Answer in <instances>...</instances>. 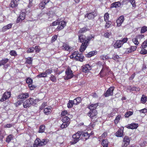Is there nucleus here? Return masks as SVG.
Wrapping results in <instances>:
<instances>
[{"mask_svg": "<svg viewBox=\"0 0 147 147\" xmlns=\"http://www.w3.org/2000/svg\"><path fill=\"white\" fill-rule=\"evenodd\" d=\"M121 5V4L119 1H117L113 3L111 5V8L115 7L117 8L120 7Z\"/></svg>", "mask_w": 147, "mask_h": 147, "instance_id": "23", "label": "nucleus"}, {"mask_svg": "<svg viewBox=\"0 0 147 147\" xmlns=\"http://www.w3.org/2000/svg\"><path fill=\"white\" fill-rule=\"evenodd\" d=\"M133 114V112L132 111H128L126 113L125 116L126 117H128Z\"/></svg>", "mask_w": 147, "mask_h": 147, "instance_id": "48", "label": "nucleus"}, {"mask_svg": "<svg viewBox=\"0 0 147 147\" xmlns=\"http://www.w3.org/2000/svg\"><path fill=\"white\" fill-rule=\"evenodd\" d=\"M123 128L122 127L119 129L116 133V136L118 137H121L123 136Z\"/></svg>", "mask_w": 147, "mask_h": 147, "instance_id": "22", "label": "nucleus"}, {"mask_svg": "<svg viewBox=\"0 0 147 147\" xmlns=\"http://www.w3.org/2000/svg\"><path fill=\"white\" fill-rule=\"evenodd\" d=\"M124 17L123 16H120L117 20L116 22L118 26H120L124 21Z\"/></svg>", "mask_w": 147, "mask_h": 147, "instance_id": "18", "label": "nucleus"}, {"mask_svg": "<svg viewBox=\"0 0 147 147\" xmlns=\"http://www.w3.org/2000/svg\"><path fill=\"white\" fill-rule=\"evenodd\" d=\"M13 136L12 135H10L7 137L6 141L7 142H9L10 141L13 139Z\"/></svg>", "mask_w": 147, "mask_h": 147, "instance_id": "41", "label": "nucleus"}, {"mask_svg": "<svg viewBox=\"0 0 147 147\" xmlns=\"http://www.w3.org/2000/svg\"><path fill=\"white\" fill-rule=\"evenodd\" d=\"M98 103H96L94 104H92L88 107V108L90 109V110H95L97 107L98 106Z\"/></svg>", "mask_w": 147, "mask_h": 147, "instance_id": "26", "label": "nucleus"}, {"mask_svg": "<svg viewBox=\"0 0 147 147\" xmlns=\"http://www.w3.org/2000/svg\"><path fill=\"white\" fill-rule=\"evenodd\" d=\"M49 2V0H42V1L39 4V7L43 9L45 7V5Z\"/></svg>", "mask_w": 147, "mask_h": 147, "instance_id": "19", "label": "nucleus"}, {"mask_svg": "<svg viewBox=\"0 0 147 147\" xmlns=\"http://www.w3.org/2000/svg\"><path fill=\"white\" fill-rule=\"evenodd\" d=\"M20 0H12L11 4V7H17L18 5V2Z\"/></svg>", "mask_w": 147, "mask_h": 147, "instance_id": "24", "label": "nucleus"}, {"mask_svg": "<svg viewBox=\"0 0 147 147\" xmlns=\"http://www.w3.org/2000/svg\"><path fill=\"white\" fill-rule=\"evenodd\" d=\"M32 59L31 58L29 57L27 59L26 62L27 63L30 64L32 63Z\"/></svg>", "mask_w": 147, "mask_h": 147, "instance_id": "55", "label": "nucleus"}, {"mask_svg": "<svg viewBox=\"0 0 147 147\" xmlns=\"http://www.w3.org/2000/svg\"><path fill=\"white\" fill-rule=\"evenodd\" d=\"M52 72V69H49L46 70L45 72L46 74V75H47V74H51Z\"/></svg>", "mask_w": 147, "mask_h": 147, "instance_id": "51", "label": "nucleus"}, {"mask_svg": "<svg viewBox=\"0 0 147 147\" xmlns=\"http://www.w3.org/2000/svg\"><path fill=\"white\" fill-rule=\"evenodd\" d=\"M5 135V132L4 131H0V140L1 141L3 138L4 136Z\"/></svg>", "mask_w": 147, "mask_h": 147, "instance_id": "36", "label": "nucleus"}, {"mask_svg": "<svg viewBox=\"0 0 147 147\" xmlns=\"http://www.w3.org/2000/svg\"><path fill=\"white\" fill-rule=\"evenodd\" d=\"M97 54V52L96 51H93L89 52L87 54V56L88 57H91L93 56L96 55Z\"/></svg>", "mask_w": 147, "mask_h": 147, "instance_id": "30", "label": "nucleus"}, {"mask_svg": "<svg viewBox=\"0 0 147 147\" xmlns=\"http://www.w3.org/2000/svg\"><path fill=\"white\" fill-rule=\"evenodd\" d=\"M37 77L38 78H45L47 77V75H46V74L45 72H42V73H40L39 74L37 75Z\"/></svg>", "mask_w": 147, "mask_h": 147, "instance_id": "37", "label": "nucleus"}, {"mask_svg": "<svg viewBox=\"0 0 147 147\" xmlns=\"http://www.w3.org/2000/svg\"><path fill=\"white\" fill-rule=\"evenodd\" d=\"M30 98L24 101L23 103V107L24 108H28L31 107L32 105V101L30 99Z\"/></svg>", "mask_w": 147, "mask_h": 147, "instance_id": "7", "label": "nucleus"}, {"mask_svg": "<svg viewBox=\"0 0 147 147\" xmlns=\"http://www.w3.org/2000/svg\"><path fill=\"white\" fill-rule=\"evenodd\" d=\"M63 49H64L65 50L68 51L69 50L70 47L66 43H63Z\"/></svg>", "mask_w": 147, "mask_h": 147, "instance_id": "35", "label": "nucleus"}, {"mask_svg": "<svg viewBox=\"0 0 147 147\" xmlns=\"http://www.w3.org/2000/svg\"><path fill=\"white\" fill-rule=\"evenodd\" d=\"M82 132L78 131L75 134H74L72 136L73 141L71 143L72 144H74L80 140V138Z\"/></svg>", "mask_w": 147, "mask_h": 147, "instance_id": "5", "label": "nucleus"}, {"mask_svg": "<svg viewBox=\"0 0 147 147\" xmlns=\"http://www.w3.org/2000/svg\"><path fill=\"white\" fill-rule=\"evenodd\" d=\"M47 105V102H44L42 103V105H41V106H40V109L41 110H42L45 107V106H46Z\"/></svg>", "mask_w": 147, "mask_h": 147, "instance_id": "61", "label": "nucleus"}, {"mask_svg": "<svg viewBox=\"0 0 147 147\" xmlns=\"http://www.w3.org/2000/svg\"><path fill=\"white\" fill-rule=\"evenodd\" d=\"M72 100H69L68 103L67 104V107L69 108H71L73 106V105Z\"/></svg>", "mask_w": 147, "mask_h": 147, "instance_id": "44", "label": "nucleus"}, {"mask_svg": "<svg viewBox=\"0 0 147 147\" xmlns=\"http://www.w3.org/2000/svg\"><path fill=\"white\" fill-rule=\"evenodd\" d=\"M26 14L24 12H21L19 16L17 19V22L19 23L20 21L24 20L25 18Z\"/></svg>", "mask_w": 147, "mask_h": 147, "instance_id": "14", "label": "nucleus"}, {"mask_svg": "<svg viewBox=\"0 0 147 147\" xmlns=\"http://www.w3.org/2000/svg\"><path fill=\"white\" fill-rule=\"evenodd\" d=\"M127 40H128V38H124L122 40H120V41H121V42L122 43V45H123V44L124 43H125L127 42Z\"/></svg>", "mask_w": 147, "mask_h": 147, "instance_id": "63", "label": "nucleus"}, {"mask_svg": "<svg viewBox=\"0 0 147 147\" xmlns=\"http://www.w3.org/2000/svg\"><path fill=\"white\" fill-rule=\"evenodd\" d=\"M140 53L141 54L143 55L146 54L147 53V50L144 48H142L140 51Z\"/></svg>", "mask_w": 147, "mask_h": 147, "instance_id": "57", "label": "nucleus"}, {"mask_svg": "<svg viewBox=\"0 0 147 147\" xmlns=\"http://www.w3.org/2000/svg\"><path fill=\"white\" fill-rule=\"evenodd\" d=\"M89 30V29L87 27H84L81 28L78 31V33H84L87 31Z\"/></svg>", "mask_w": 147, "mask_h": 147, "instance_id": "28", "label": "nucleus"}, {"mask_svg": "<svg viewBox=\"0 0 147 147\" xmlns=\"http://www.w3.org/2000/svg\"><path fill=\"white\" fill-rule=\"evenodd\" d=\"M45 129V126L42 125L39 127L38 132L39 133H43Z\"/></svg>", "mask_w": 147, "mask_h": 147, "instance_id": "38", "label": "nucleus"}, {"mask_svg": "<svg viewBox=\"0 0 147 147\" xmlns=\"http://www.w3.org/2000/svg\"><path fill=\"white\" fill-rule=\"evenodd\" d=\"M49 141L48 139L42 140L41 141L39 138H37L35 140L34 146V147H37L38 146H41L46 144Z\"/></svg>", "mask_w": 147, "mask_h": 147, "instance_id": "4", "label": "nucleus"}, {"mask_svg": "<svg viewBox=\"0 0 147 147\" xmlns=\"http://www.w3.org/2000/svg\"><path fill=\"white\" fill-rule=\"evenodd\" d=\"M52 111V109L50 107L45 108L44 110V112L46 115L50 114Z\"/></svg>", "mask_w": 147, "mask_h": 147, "instance_id": "20", "label": "nucleus"}, {"mask_svg": "<svg viewBox=\"0 0 147 147\" xmlns=\"http://www.w3.org/2000/svg\"><path fill=\"white\" fill-rule=\"evenodd\" d=\"M34 50V48L33 47H31L29 48L27 52L28 53H33Z\"/></svg>", "mask_w": 147, "mask_h": 147, "instance_id": "49", "label": "nucleus"}, {"mask_svg": "<svg viewBox=\"0 0 147 147\" xmlns=\"http://www.w3.org/2000/svg\"><path fill=\"white\" fill-rule=\"evenodd\" d=\"M82 71L85 73L88 72L91 69V66L88 64L82 66Z\"/></svg>", "mask_w": 147, "mask_h": 147, "instance_id": "15", "label": "nucleus"}, {"mask_svg": "<svg viewBox=\"0 0 147 147\" xmlns=\"http://www.w3.org/2000/svg\"><path fill=\"white\" fill-rule=\"evenodd\" d=\"M90 136V134H88V132L84 133L82 134V133L81 139L84 141H86L88 138Z\"/></svg>", "mask_w": 147, "mask_h": 147, "instance_id": "17", "label": "nucleus"}, {"mask_svg": "<svg viewBox=\"0 0 147 147\" xmlns=\"http://www.w3.org/2000/svg\"><path fill=\"white\" fill-rule=\"evenodd\" d=\"M31 100L32 101V105H35L38 102L40 101V100L38 99H35L34 100L32 98H30Z\"/></svg>", "mask_w": 147, "mask_h": 147, "instance_id": "42", "label": "nucleus"}, {"mask_svg": "<svg viewBox=\"0 0 147 147\" xmlns=\"http://www.w3.org/2000/svg\"><path fill=\"white\" fill-rule=\"evenodd\" d=\"M78 39L80 42H82L80 49V51L82 52L86 49L89 43H88V41H87L86 36L83 34H79Z\"/></svg>", "mask_w": 147, "mask_h": 147, "instance_id": "1", "label": "nucleus"}, {"mask_svg": "<svg viewBox=\"0 0 147 147\" xmlns=\"http://www.w3.org/2000/svg\"><path fill=\"white\" fill-rule=\"evenodd\" d=\"M57 35H55L53 36L52 37V39L51 40V42H55L57 39Z\"/></svg>", "mask_w": 147, "mask_h": 147, "instance_id": "59", "label": "nucleus"}, {"mask_svg": "<svg viewBox=\"0 0 147 147\" xmlns=\"http://www.w3.org/2000/svg\"><path fill=\"white\" fill-rule=\"evenodd\" d=\"M9 61V59L7 58H4L2 60L0 61L1 65H4L6 64Z\"/></svg>", "mask_w": 147, "mask_h": 147, "instance_id": "32", "label": "nucleus"}, {"mask_svg": "<svg viewBox=\"0 0 147 147\" xmlns=\"http://www.w3.org/2000/svg\"><path fill=\"white\" fill-rule=\"evenodd\" d=\"M111 35V32H107L104 34V36L105 37L109 38Z\"/></svg>", "mask_w": 147, "mask_h": 147, "instance_id": "56", "label": "nucleus"}, {"mask_svg": "<svg viewBox=\"0 0 147 147\" xmlns=\"http://www.w3.org/2000/svg\"><path fill=\"white\" fill-rule=\"evenodd\" d=\"M70 119L69 117H67V116L63 117L62 121L63 122L70 123Z\"/></svg>", "mask_w": 147, "mask_h": 147, "instance_id": "29", "label": "nucleus"}, {"mask_svg": "<svg viewBox=\"0 0 147 147\" xmlns=\"http://www.w3.org/2000/svg\"><path fill=\"white\" fill-rule=\"evenodd\" d=\"M66 76L65 77V79L66 80L70 79L74 75L72 71L69 67H68L65 71Z\"/></svg>", "mask_w": 147, "mask_h": 147, "instance_id": "6", "label": "nucleus"}, {"mask_svg": "<svg viewBox=\"0 0 147 147\" xmlns=\"http://www.w3.org/2000/svg\"><path fill=\"white\" fill-rule=\"evenodd\" d=\"M69 123H66L64 122H63V123L61 124V129H63L64 128H66L69 125Z\"/></svg>", "mask_w": 147, "mask_h": 147, "instance_id": "39", "label": "nucleus"}, {"mask_svg": "<svg viewBox=\"0 0 147 147\" xmlns=\"http://www.w3.org/2000/svg\"><path fill=\"white\" fill-rule=\"evenodd\" d=\"M50 80L53 82H55L56 81V78L55 76L53 75H51L50 77Z\"/></svg>", "mask_w": 147, "mask_h": 147, "instance_id": "46", "label": "nucleus"}, {"mask_svg": "<svg viewBox=\"0 0 147 147\" xmlns=\"http://www.w3.org/2000/svg\"><path fill=\"white\" fill-rule=\"evenodd\" d=\"M61 115L62 117L67 116H68V114L67 111H63L61 113Z\"/></svg>", "mask_w": 147, "mask_h": 147, "instance_id": "54", "label": "nucleus"}, {"mask_svg": "<svg viewBox=\"0 0 147 147\" xmlns=\"http://www.w3.org/2000/svg\"><path fill=\"white\" fill-rule=\"evenodd\" d=\"M66 23L64 21H59V26L56 28L57 30H60L63 28L66 24Z\"/></svg>", "mask_w": 147, "mask_h": 147, "instance_id": "12", "label": "nucleus"}, {"mask_svg": "<svg viewBox=\"0 0 147 147\" xmlns=\"http://www.w3.org/2000/svg\"><path fill=\"white\" fill-rule=\"evenodd\" d=\"M97 15L96 12L94 11L88 13H87L85 16V18H88L89 19L91 20L94 19Z\"/></svg>", "mask_w": 147, "mask_h": 147, "instance_id": "9", "label": "nucleus"}, {"mask_svg": "<svg viewBox=\"0 0 147 147\" xmlns=\"http://www.w3.org/2000/svg\"><path fill=\"white\" fill-rule=\"evenodd\" d=\"M10 54L11 55L13 56H15L17 55L16 52L14 51H11L10 52Z\"/></svg>", "mask_w": 147, "mask_h": 147, "instance_id": "64", "label": "nucleus"}, {"mask_svg": "<svg viewBox=\"0 0 147 147\" xmlns=\"http://www.w3.org/2000/svg\"><path fill=\"white\" fill-rule=\"evenodd\" d=\"M106 22V24L105 25V28H109L110 26L111 22L110 21H107Z\"/></svg>", "mask_w": 147, "mask_h": 147, "instance_id": "53", "label": "nucleus"}, {"mask_svg": "<svg viewBox=\"0 0 147 147\" xmlns=\"http://www.w3.org/2000/svg\"><path fill=\"white\" fill-rule=\"evenodd\" d=\"M107 134L106 132H104L102 135H101V136L99 137V138L100 139L102 138H105V137L107 136Z\"/></svg>", "mask_w": 147, "mask_h": 147, "instance_id": "62", "label": "nucleus"}, {"mask_svg": "<svg viewBox=\"0 0 147 147\" xmlns=\"http://www.w3.org/2000/svg\"><path fill=\"white\" fill-rule=\"evenodd\" d=\"M109 142L107 139H103L101 142L102 145L104 147H107Z\"/></svg>", "mask_w": 147, "mask_h": 147, "instance_id": "27", "label": "nucleus"}, {"mask_svg": "<svg viewBox=\"0 0 147 147\" xmlns=\"http://www.w3.org/2000/svg\"><path fill=\"white\" fill-rule=\"evenodd\" d=\"M60 20L59 19H58L57 20L53 22L52 23L53 26H55L59 24Z\"/></svg>", "mask_w": 147, "mask_h": 147, "instance_id": "58", "label": "nucleus"}, {"mask_svg": "<svg viewBox=\"0 0 147 147\" xmlns=\"http://www.w3.org/2000/svg\"><path fill=\"white\" fill-rule=\"evenodd\" d=\"M114 89V88L113 87H110L106 91V92L104 94L105 96V97H108L110 96L113 95Z\"/></svg>", "mask_w": 147, "mask_h": 147, "instance_id": "8", "label": "nucleus"}, {"mask_svg": "<svg viewBox=\"0 0 147 147\" xmlns=\"http://www.w3.org/2000/svg\"><path fill=\"white\" fill-rule=\"evenodd\" d=\"M29 97V94L28 93H22L19 95L17 96L18 99H24Z\"/></svg>", "mask_w": 147, "mask_h": 147, "instance_id": "13", "label": "nucleus"}, {"mask_svg": "<svg viewBox=\"0 0 147 147\" xmlns=\"http://www.w3.org/2000/svg\"><path fill=\"white\" fill-rule=\"evenodd\" d=\"M147 46V40L145 41L142 44L141 47L142 48H145Z\"/></svg>", "mask_w": 147, "mask_h": 147, "instance_id": "52", "label": "nucleus"}, {"mask_svg": "<svg viewBox=\"0 0 147 147\" xmlns=\"http://www.w3.org/2000/svg\"><path fill=\"white\" fill-rule=\"evenodd\" d=\"M3 96L5 98L7 99L10 96L11 93L9 92H5L3 94Z\"/></svg>", "mask_w": 147, "mask_h": 147, "instance_id": "31", "label": "nucleus"}, {"mask_svg": "<svg viewBox=\"0 0 147 147\" xmlns=\"http://www.w3.org/2000/svg\"><path fill=\"white\" fill-rule=\"evenodd\" d=\"M111 73L108 67L105 64L102 65V68L99 74L101 77H103L104 76L107 75Z\"/></svg>", "mask_w": 147, "mask_h": 147, "instance_id": "3", "label": "nucleus"}, {"mask_svg": "<svg viewBox=\"0 0 147 147\" xmlns=\"http://www.w3.org/2000/svg\"><path fill=\"white\" fill-rule=\"evenodd\" d=\"M121 118V116L120 115L117 116L115 120V124L117 123Z\"/></svg>", "mask_w": 147, "mask_h": 147, "instance_id": "45", "label": "nucleus"}, {"mask_svg": "<svg viewBox=\"0 0 147 147\" xmlns=\"http://www.w3.org/2000/svg\"><path fill=\"white\" fill-rule=\"evenodd\" d=\"M147 31V27L144 26L142 27L141 30V33H144Z\"/></svg>", "mask_w": 147, "mask_h": 147, "instance_id": "47", "label": "nucleus"}, {"mask_svg": "<svg viewBox=\"0 0 147 147\" xmlns=\"http://www.w3.org/2000/svg\"><path fill=\"white\" fill-rule=\"evenodd\" d=\"M132 41L136 45H138L139 44V42L138 41V38L136 36L133 38Z\"/></svg>", "mask_w": 147, "mask_h": 147, "instance_id": "40", "label": "nucleus"}, {"mask_svg": "<svg viewBox=\"0 0 147 147\" xmlns=\"http://www.w3.org/2000/svg\"><path fill=\"white\" fill-rule=\"evenodd\" d=\"M138 126V124L137 123H132L131 124H128L126 126V127L128 129H136Z\"/></svg>", "mask_w": 147, "mask_h": 147, "instance_id": "16", "label": "nucleus"}, {"mask_svg": "<svg viewBox=\"0 0 147 147\" xmlns=\"http://www.w3.org/2000/svg\"><path fill=\"white\" fill-rule=\"evenodd\" d=\"M109 14L108 13H106L105 14L104 16V20L105 21L107 22L109 21Z\"/></svg>", "mask_w": 147, "mask_h": 147, "instance_id": "43", "label": "nucleus"}, {"mask_svg": "<svg viewBox=\"0 0 147 147\" xmlns=\"http://www.w3.org/2000/svg\"><path fill=\"white\" fill-rule=\"evenodd\" d=\"M70 57L76 61L82 62L83 60L84 57L82 54H79L78 51H75L70 56Z\"/></svg>", "mask_w": 147, "mask_h": 147, "instance_id": "2", "label": "nucleus"}, {"mask_svg": "<svg viewBox=\"0 0 147 147\" xmlns=\"http://www.w3.org/2000/svg\"><path fill=\"white\" fill-rule=\"evenodd\" d=\"M141 102L143 103H145L147 100V97L146 96L142 95L141 99Z\"/></svg>", "mask_w": 147, "mask_h": 147, "instance_id": "33", "label": "nucleus"}, {"mask_svg": "<svg viewBox=\"0 0 147 147\" xmlns=\"http://www.w3.org/2000/svg\"><path fill=\"white\" fill-rule=\"evenodd\" d=\"M123 45L120 40H117L114 45V47L115 48H120Z\"/></svg>", "mask_w": 147, "mask_h": 147, "instance_id": "21", "label": "nucleus"}, {"mask_svg": "<svg viewBox=\"0 0 147 147\" xmlns=\"http://www.w3.org/2000/svg\"><path fill=\"white\" fill-rule=\"evenodd\" d=\"M97 113V111L96 110H91L88 113V115L90 118L93 119L95 118H96V116Z\"/></svg>", "mask_w": 147, "mask_h": 147, "instance_id": "11", "label": "nucleus"}, {"mask_svg": "<svg viewBox=\"0 0 147 147\" xmlns=\"http://www.w3.org/2000/svg\"><path fill=\"white\" fill-rule=\"evenodd\" d=\"M130 2L132 5V6L134 7H135L136 4L135 0H129Z\"/></svg>", "mask_w": 147, "mask_h": 147, "instance_id": "60", "label": "nucleus"}, {"mask_svg": "<svg viewBox=\"0 0 147 147\" xmlns=\"http://www.w3.org/2000/svg\"><path fill=\"white\" fill-rule=\"evenodd\" d=\"M94 36H92V35H90L89 36H88L86 37L87 41H88V43L92 39H94Z\"/></svg>", "mask_w": 147, "mask_h": 147, "instance_id": "50", "label": "nucleus"}, {"mask_svg": "<svg viewBox=\"0 0 147 147\" xmlns=\"http://www.w3.org/2000/svg\"><path fill=\"white\" fill-rule=\"evenodd\" d=\"M130 141V139L128 137L125 136L123 139L122 147H126L129 144Z\"/></svg>", "mask_w": 147, "mask_h": 147, "instance_id": "10", "label": "nucleus"}, {"mask_svg": "<svg viewBox=\"0 0 147 147\" xmlns=\"http://www.w3.org/2000/svg\"><path fill=\"white\" fill-rule=\"evenodd\" d=\"M12 24H9L7 25L3 26L2 29V32H5L7 30H8L11 28Z\"/></svg>", "mask_w": 147, "mask_h": 147, "instance_id": "25", "label": "nucleus"}, {"mask_svg": "<svg viewBox=\"0 0 147 147\" xmlns=\"http://www.w3.org/2000/svg\"><path fill=\"white\" fill-rule=\"evenodd\" d=\"M26 82L29 84V86L30 88L32 87L31 84L32 82V80L31 78H28L26 80Z\"/></svg>", "mask_w": 147, "mask_h": 147, "instance_id": "34", "label": "nucleus"}]
</instances>
